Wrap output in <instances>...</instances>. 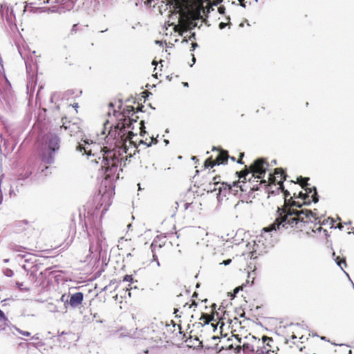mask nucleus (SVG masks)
<instances>
[{
	"mask_svg": "<svg viewBox=\"0 0 354 354\" xmlns=\"http://www.w3.org/2000/svg\"><path fill=\"white\" fill-rule=\"evenodd\" d=\"M309 180V177H297V183L304 190V192L300 191L298 194V198L303 202L293 201L292 202V208L288 210L287 215L278 216L273 223L263 227L258 240L259 243L262 242V245H265L262 240L264 239L266 241H268V244L273 246L274 243L278 241L279 234L284 230L294 227L300 228L309 224L310 225L307 228L311 230V233L320 234L322 232H323L324 228L319 224L317 209H315L313 212L311 209H301L303 205L308 206L312 203H317L319 199L317 187L310 186L308 183ZM307 234L310 235V232H307Z\"/></svg>",
	"mask_w": 354,
	"mask_h": 354,
	"instance_id": "f257e3e1",
	"label": "nucleus"
},
{
	"mask_svg": "<svg viewBox=\"0 0 354 354\" xmlns=\"http://www.w3.org/2000/svg\"><path fill=\"white\" fill-rule=\"evenodd\" d=\"M122 111L127 119L121 124V127H118L117 129L113 131V125L107 120L103 123L101 134L113 137L116 141L121 140L127 142V140L130 142L129 140L136 135L132 130L134 128L133 124L138 121V117L134 118L136 108L133 106H126Z\"/></svg>",
	"mask_w": 354,
	"mask_h": 354,
	"instance_id": "f03ea898",
	"label": "nucleus"
},
{
	"mask_svg": "<svg viewBox=\"0 0 354 354\" xmlns=\"http://www.w3.org/2000/svg\"><path fill=\"white\" fill-rule=\"evenodd\" d=\"M60 138L57 134L50 132L46 133L41 140L39 158L41 163L38 167V172L48 175L49 166L55 160V155L59 149Z\"/></svg>",
	"mask_w": 354,
	"mask_h": 354,
	"instance_id": "7ed1b4c3",
	"label": "nucleus"
},
{
	"mask_svg": "<svg viewBox=\"0 0 354 354\" xmlns=\"http://www.w3.org/2000/svg\"><path fill=\"white\" fill-rule=\"evenodd\" d=\"M238 187V183H234L233 185H230L226 182H222L221 186L216 187V186H214V183L209 182L207 185L206 187L204 188V190L207 191V192H213L216 190L218 191L216 194V198L218 201V205L216 206V209H218L222 205L223 198L225 197H227L225 200V202L230 203L234 197L239 195V190L237 189Z\"/></svg>",
	"mask_w": 354,
	"mask_h": 354,
	"instance_id": "20e7f679",
	"label": "nucleus"
},
{
	"mask_svg": "<svg viewBox=\"0 0 354 354\" xmlns=\"http://www.w3.org/2000/svg\"><path fill=\"white\" fill-rule=\"evenodd\" d=\"M269 165L266 160L263 158H257L250 166V173L252 174V177L254 178H257L261 180L264 183H266V180L264 179V177L268 171ZM249 174V172L244 173V174L240 176V178H243L245 182L241 185H239L240 190L241 192H245L247 191L248 185L246 183L247 176Z\"/></svg>",
	"mask_w": 354,
	"mask_h": 354,
	"instance_id": "39448f33",
	"label": "nucleus"
},
{
	"mask_svg": "<svg viewBox=\"0 0 354 354\" xmlns=\"http://www.w3.org/2000/svg\"><path fill=\"white\" fill-rule=\"evenodd\" d=\"M62 127L66 130H68L71 136H75L78 133H80L81 142H78L76 146V150L80 152H83L82 155H86L88 158L91 156H94L91 153V151L88 149V147L93 144V142L82 135V131L80 127L76 123H71L70 121L67 122L66 117L62 118Z\"/></svg>",
	"mask_w": 354,
	"mask_h": 354,
	"instance_id": "423d86ee",
	"label": "nucleus"
},
{
	"mask_svg": "<svg viewBox=\"0 0 354 354\" xmlns=\"http://www.w3.org/2000/svg\"><path fill=\"white\" fill-rule=\"evenodd\" d=\"M103 165L102 169L104 172V176L106 180L114 181L119 178V174L116 176L118 168L121 166L122 160L115 155H107L103 158Z\"/></svg>",
	"mask_w": 354,
	"mask_h": 354,
	"instance_id": "0eeeda50",
	"label": "nucleus"
},
{
	"mask_svg": "<svg viewBox=\"0 0 354 354\" xmlns=\"http://www.w3.org/2000/svg\"><path fill=\"white\" fill-rule=\"evenodd\" d=\"M202 17V9L198 8L190 14L189 19H185L180 24V28L182 29L181 36L187 34L189 31L193 30L195 28H201L202 24L198 26V22Z\"/></svg>",
	"mask_w": 354,
	"mask_h": 354,
	"instance_id": "6e6552de",
	"label": "nucleus"
},
{
	"mask_svg": "<svg viewBox=\"0 0 354 354\" xmlns=\"http://www.w3.org/2000/svg\"><path fill=\"white\" fill-rule=\"evenodd\" d=\"M114 189L115 188L113 187L111 189H108L106 188V185H105L103 194H102L101 189L99 190V194L95 196L94 198L95 201H98L95 212L93 213L94 214H97L104 203H105V205L102 209V216L108 210L109 207L111 205V198L112 196L113 192H114Z\"/></svg>",
	"mask_w": 354,
	"mask_h": 354,
	"instance_id": "1a4fd4ad",
	"label": "nucleus"
},
{
	"mask_svg": "<svg viewBox=\"0 0 354 354\" xmlns=\"http://www.w3.org/2000/svg\"><path fill=\"white\" fill-rule=\"evenodd\" d=\"M165 326L164 322L162 321H158L154 318V321L152 322L149 326L142 329V333L148 335V337L150 339L159 338L160 339L161 335H164L165 333L162 331Z\"/></svg>",
	"mask_w": 354,
	"mask_h": 354,
	"instance_id": "9d476101",
	"label": "nucleus"
},
{
	"mask_svg": "<svg viewBox=\"0 0 354 354\" xmlns=\"http://www.w3.org/2000/svg\"><path fill=\"white\" fill-rule=\"evenodd\" d=\"M0 17L3 20L6 19L10 25L14 24L16 19L12 7L6 2L0 3Z\"/></svg>",
	"mask_w": 354,
	"mask_h": 354,
	"instance_id": "9b49d317",
	"label": "nucleus"
},
{
	"mask_svg": "<svg viewBox=\"0 0 354 354\" xmlns=\"http://www.w3.org/2000/svg\"><path fill=\"white\" fill-rule=\"evenodd\" d=\"M84 300V294L82 292H76L75 293H69V300L68 301V306L73 308H77L82 304Z\"/></svg>",
	"mask_w": 354,
	"mask_h": 354,
	"instance_id": "f8f14e48",
	"label": "nucleus"
},
{
	"mask_svg": "<svg viewBox=\"0 0 354 354\" xmlns=\"http://www.w3.org/2000/svg\"><path fill=\"white\" fill-rule=\"evenodd\" d=\"M228 159V152L225 150H222L218 153L216 158L215 165H216V166H218L220 165H226L227 164Z\"/></svg>",
	"mask_w": 354,
	"mask_h": 354,
	"instance_id": "ddd939ff",
	"label": "nucleus"
},
{
	"mask_svg": "<svg viewBox=\"0 0 354 354\" xmlns=\"http://www.w3.org/2000/svg\"><path fill=\"white\" fill-rule=\"evenodd\" d=\"M157 247H158L159 248H161L162 247V245L159 244L158 245L157 242L155 240H153L150 245V249H151V251L152 253V259H151V263L156 262L157 266L160 267V263L158 260V255L156 254V249Z\"/></svg>",
	"mask_w": 354,
	"mask_h": 354,
	"instance_id": "4468645a",
	"label": "nucleus"
},
{
	"mask_svg": "<svg viewBox=\"0 0 354 354\" xmlns=\"http://www.w3.org/2000/svg\"><path fill=\"white\" fill-rule=\"evenodd\" d=\"M288 175L286 170L282 168H277L274 169V181L276 183L283 182L286 180Z\"/></svg>",
	"mask_w": 354,
	"mask_h": 354,
	"instance_id": "2eb2a0df",
	"label": "nucleus"
},
{
	"mask_svg": "<svg viewBox=\"0 0 354 354\" xmlns=\"http://www.w3.org/2000/svg\"><path fill=\"white\" fill-rule=\"evenodd\" d=\"M267 346L261 345L258 346L256 351H254L255 354H270V352L274 353V351H271L270 349L266 348Z\"/></svg>",
	"mask_w": 354,
	"mask_h": 354,
	"instance_id": "dca6fc26",
	"label": "nucleus"
},
{
	"mask_svg": "<svg viewBox=\"0 0 354 354\" xmlns=\"http://www.w3.org/2000/svg\"><path fill=\"white\" fill-rule=\"evenodd\" d=\"M249 283V281L247 280L245 283H243L241 286L236 287L232 292L229 293V296L231 297L232 299L234 298L236 295L241 291L243 290V288L246 286V284Z\"/></svg>",
	"mask_w": 354,
	"mask_h": 354,
	"instance_id": "f3484780",
	"label": "nucleus"
},
{
	"mask_svg": "<svg viewBox=\"0 0 354 354\" xmlns=\"http://www.w3.org/2000/svg\"><path fill=\"white\" fill-rule=\"evenodd\" d=\"M10 249L13 252H24L27 248L16 243H12L10 245Z\"/></svg>",
	"mask_w": 354,
	"mask_h": 354,
	"instance_id": "a211bd4d",
	"label": "nucleus"
},
{
	"mask_svg": "<svg viewBox=\"0 0 354 354\" xmlns=\"http://www.w3.org/2000/svg\"><path fill=\"white\" fill-rule=\"evenodd\" d=\"M32 171L31 170L27 169L24 173H21L18 176V181H24L26 179L28 178L32 175Z\"/></svg>",
	"mask_w": 354,
	"mask_h": 354,
	"instance_id": "6ab92c4d",
	"label": "nucleus"
},
{
	"mask_svg": "<svg viewBox=\"0 0 354 354\" xmlns=\"http://www.w3.org/2000/svg\"><path fill=\"white\" fill-rule=\"evenodd\" d=\"M261 187V184H256V185H253L252 187H250V190H249L248 193L247 194L248 197V198L252 197V198H254L255 196H252V194L255 191L260 190Z\"/></svg>",
	"mask_w": 354,
	"mask_h": 354,
	"instance_id": "aec40b11",
	"label": "nucleus"
},
{
	"mask_svg": "<svg viewBox=\"0 0 354 354\" xmlns=\"http://www.w3.org/2000/svg\"><path fill=\"white\" fill-rule=\"evenodd\" d=\"M212 161H213V159H212V156H209V158H207L203 163L204 168L205 169H209V168L212 169L214 167L216 166V165H215V162H212Z\"/></svg>",
	"mask_w": 354,
	"mask_h": 354,
	"instance_id": "412c9836",
	"label": "nucleus"
},
{
	"mask_svg": "<svg viewBox=\"0 0 354 354\" xmlns=\"http://www.w3.org/2000/svg\"><path fill=\"white\" fill-rule=\"evenodd\" d=\"M335 261L336 264L340 267V268L344 271L343 268L342 267V265L343 264L345 267L347 266L346 262V258L345 257H336L335 258Z\"/></svg>",
	"mask_w": 354,
	"mask_h": 354,
	"instance_id": "4be33fe9",
	"label": "nucleus"
},
{
	"mask_svg": "<svg viewBox=\"0 0 354 354\" xmlns=\"http://www.w3.org/2000/svg\"><path fill=\"white\" fill-rule=\"evenodd\" d=\"M245 205V201L243 198L242 199L239 200L234 205V209L236 210L241 209L242 207Z\"/></svg>",
	"mask_w": 354,
	"mask_h": 354,
	"instance_id": "5701e85b",
	"label": "nucleus"
},
{
	"mask_svg": "<svg viewBox=\"0 0 354 354\" xmlns=\"http://www.w3.org/2000/svg\"><path fill=\"white\" fill-rule=\"evenodd\" d=\"M243 348L245 351L248 352H254V347L253 345L250 344V343H243Z\"/></svg>",
	"mask_w": 354,
	"mask_h": 354,
	"instance_id": "b1692460",
	"label": "nucleus"
},
{
	"mask_svg": "<svg viewBox=\"0 0 354 354\" xmlns=\"http://www.w3.org/2000/svg\"><path fill=\"white\" fill-rule=\"evenodd\" d=\"M270 342H273V339L272 337H268L266 335H263L262 337V342H261V345H265V343H266V346L271 348V346L270 345Z\"/></svg>",
	"mask_w": 354,
	"mask_h": 354,
	"instance_id": "393cba45",
	"label": "nucleus"
},
{
	"mask_svg": "<svg viewBox=\"0 0 354 354\" xmlns=\"http://www.w3.org/2000/svg\"><path fill=\"white\" fill-rule=\"evenodd\" d=\"M69 300V293L68 295L66 294H63L62 296H61V298H60V301L64 302V306L65 308H68V301Z\"/></svg>",
	"mask_w": 354,
	"mask_h": 354,
	"instance_id": "a878e982",
	"label": "nucleus"
},
{
	"mask_svg": "<svg viewBox=\"0 0 354 354\" xmlns=\"http://www.w3.org/2000/svg\"><path fill=\"white\" fill-rule=\"evenodd\" d=\"M15 285L16 287L21 292H27L30 290L29 288H24L23 282L17 281Z\"/></svg>",
	"mask_w": 354,
	"mask_h": 354,
	"instance_id": "bb28decb",
	"label": "nucleus"
},
{
	"mask_svg": "<svg viewBox=\"0 0 354 354\" xmlns=\"http://www.w3.org/2000/svg\"><path fill=\"white\" fill-rule=\"evenodd\" d=\"M93 233L97 237V239H100V236H102V231L100 228V227L94 226L92 227Z\"/></svg>",
	"mask_w": 354,
	"mask_h": 354,
	"instance_id": "cd10ccee",
	"label": "nucleus"
},
{
	"mask_svg": "<svg viewBox=\"0 0 354 354\" xmlns=\"http://www.w3.org/2000/svg\"><path fill=\"white\" fill-rule=\"evenodd\" d=\"M123 281L129 282L130 283H133L135 281L132 274H125L123 277Z\"/></svg>",
	"mask_w": 354,
	"mask_h": 354,
	"instance_id": "c85d7f7f",
	"label": "nucleus"
},
{
	"mask_svg": "<svg viewBox=\"0 0 354 354\" xmlns=\"http://www.w3.org/2000/svg\"><path fill=\"white\" fill-rule=\"evenodd\" d=\"M259 248V245L255 242L254 245L253 250L250 252L251 254V259H255L257 258V256H254V254H257V249Z\"/></svg>",
	"mask_w": 354,
	"mask_h": 354,
	"instance_id": "c756f323",
	"label": "nucleus"
},
{
	"mask_svg": "<svg viewBox=\"0 0 354 354\" xmlns=\"http://www.w3.org/2000/svg\"><path fill=\"white\" fill-rule=\"evenodd\" d=\"M3 273L8 277H12L14 275V271L10 268H6Z\"/></svg>",
	"mask_w": 354,
	"mask_h": 354,
	"instance_id": "7c9ffc66",
	"label": "nucleus"
},
{
	"mask_svg": "<svg viewBox=\"0 0 354 354\" xmlns=\"http://www.w3.org/2000/svg\"><path fill=\"white\" fill-rule=\"evenodd\" d=\"M218 315V313H216L215 314L212 315H209L208 320L207 322H205L203 325H208L212 322H214L215 321V315Z\"/></svg>",
	"mask_w": 354,
	"mask_h": 354,
	"instance_id": "2f4dec72",
	"label": "nucleus"
},
{
	"mask_svg": "<svg viewBox=\"0 0 354 354\" xmlns=\"http://www.w3.org/2000/svg\"><path fill=\"white\" fill-rule=\"evenodd\" d=\"M109 108L113 109V115H114V116H115V117H116V116H118V115H120V113H119L116 109H114V107H115V104H114L113 102H109Z\"/></svg>",
	"mask_w": 354,
	"mask_h": 354,
	"instance_id": "473e14b6",
	"label": "nucleus"
},
{
	"mask_svg": "<svg viewBox=\"0 0 354 354\" xmlns=\"http://www.w3.org/2000/svg\"><path fill=\"white\" fill-rule=\"evenodd\" d=\"M138 287L136 286H131V284L129 285V288H126V291L128 292V295L129 297L131 296V290H138Z\"/></svg>",
	"mask_w": 354,
	"mask_h": 354,
	"instance_id": "72a5a7b5",
	"label": "nucleus"
},
{
	"mask_svg": "<svg viewBox=\"0 0 354 354\" xmlns=\"http://www.w3.org/2000/svg\"><path fill=\"white\" fill-rule=\"evenodd\" d=\"M220 178V176H215L214 178H213V182L214 183V186H218V185H220V186H221V183L222 182H220L219 180H218V179Z\"/></svg>",
	"mask_w": 354,
	"mask_h": 354,
	"instance_id": "f704fd0d",
	"label": "nucleus"
},
{
	"mask_svg": "<svg viewBox=\"0 0 354 354\" xmlns=\"http://www.w3.org/2000/svg\"><path fill=\"white\" fill-rule=\"evenodd\" d=\"M15 329L17 330V331L18 333H19L20 334L24 335V336H26V337H28L30 335V333L28 332V331H24V330H22L17 327H15Z\"/></svg>",
	"mask_w": 354,
	"mask_h": 354,
	"instance_id": "c9c22d12",
	"label": "nucleus"
},
{
	"mask_svg": "<svg viewBox=\"0 0 354 354\" xmlns=\"http://www.w3.org/2000/svg\"><path fill=\"white\" fill-rule=\"evenodd\" d=\"M209 314L206 313H202L200 319L203 320L204 323L208 320Z\"/></svg>",
	"mask_w": 354,
	"mask_h": 354,
	"instance_id": "e433bc0d",
	"label": "nucleus"
},
{
	"mask_svg": "<svg viewBox=\"0 0 354 354\" xmlns=\"http://www.w3.org/2000/svg\"><path fill=\"white\" fill-rule=\"evenodd\" d=\"M188 33H190V35L188 37V40H192V39L196 40V34L195 32H194L193 30H191V31H189Z\"/></svg>",
	"mask_w": 354,
	"mask_h": 354,
	"instance_id": "4c0bfd02",
	"label": "nucleus"
},
{
	"mask_svg": "<svg viewBox=\"0 0 354 354\" xmlns=\"http://www.w3.org/2000/svg\"><path fill=\"white\" fill-rule=\"evenodd\" d=\"M198 47V44L196 42H192L191 44V48H190L189 51L194 52L196 50V48H197Z\"/></svg>",
	"mask_w": 354,
	"mask_h": 354,
	"instance_id": "58836bf2",
	"label": "nucleus"
},
{
	"mask_svg": "<svg viewBox=\"0 0 354 354\" xmlns=\"http://www.w3.org/2000/svg\"><path fill=\"white\" fill-rule=\"evenodd\" d=\"M145 106L142 104L138 105L137 108H136V113L138 112H145L144 111Z\"/></svg>",
	"mask_w": 354,
	"mask_h": 354,
	"instance_id": "ea45409f",
	"label": "nucleus"
},
{
	"mask_svg": "<svg viewBox=\"0 0 354 354\" xmlns=\"http://www.w3.org/2000/svg\"><path fill=\"white\" fill-rule=\"evenodd\" d=\"M218 11L221 15H224L225 12V7L224 6H221L218 8Z\"/></svg>",
	"mask_w": 354,
	"mask_h": 354,
	"instance_id": "a19ab883",
	"label": "nucleus"
},
{
	"mask_svg": "<svg viewBox=\"0 0 354 354\" xmlns=\"http://www.w3.org/2000/svg\"><path fill=\"white\" fill-rule=\"evenodd\" d=\"M232 259H227L223 261V262L221 263L224 266H228L231 263Z\"/></svg>",
	"mask_w": 354,
	"mask_h": 354,
	"instance_id": "79ce46f5",
	"label": "nucleus"
},
{
	"mask_svg": "<svg viewBox=\"0 0 354 354\" xmlns=\"http://www.w3.org/2000/svg\"><path fill=\"white\" fill-rule=\"evenodd\" d=\"M191 56H192V64H189V66L192 67L194 66V64L196 63V59L193 53L191 54Z\"/></svg>",
	"mask_w": 354,
	"mask_h": 354,
	"instance_id": "37998d69",
	"label": "nucleus"
},
{
	"mask_svg": "<svg viewBox=\"0 0 354 354\" xmlns=\"http://www.w3.org/2000/svg\"><path fill=\"white\" fill-rule=\"evenodd\" d=\"M238 1L239 2V4L241 7L245 8H246V3L247 2L245 1V0H238Z\"/></svg>",
	"mask_w": 354,
	"mask_h": 354,
	"instance_id": "c03bdc74",
	"label": "nucleus"
},
{
	"mask_svg": "<svg viewBox=\"0 0 354 354\" xmlns=\"http://www.w3.org/2000/svg\"><path fill=\"white\" fill-rule=\"evenodd\" d=\"M226 26H227V24L225 23V22H220L219 24H218V28L221 30L224 29Z\"/></svg>",
	"mask_w": 354,
	"mask_h": 354,
	"instance_id": "a18cd8bd",
	"label": "nucleus"
},
{
	"mask_svg": "<svg viewBox=\"0 0 354 354\" xmlns=\"http://www.w3.org/2000/svg\"><path fill=\"white\" fill-rule=\"evenodd\" d=\"M77 30V24H73L71 28V33L76 32Z\"/></svg>",
	"mask_w": 354,
	"mask_h": 354,
	"instance_id": "49530a36",
	"label": "nucleus"
},
{
	"mask_svg": "<svg viewBox=\"0 0 354 354\" xmlns=\"http://www.w3.org/2000/svg\"><path fill=\"white\" fill-rule=\"evenodd\" d=\"M56 96H57V93H53L51 95V96H50V102L51 103H53V102H54V99H55V97Z\"/></svg>",
	"mask_w": 354,
	"mask_h": 354,
	"instance_id": "de8ad7c7",
	"label": "nucleus"
},
{
	"mask_svg": "<svg viewBox=\"0 0 354 354\" xmlns=\"http://www.w3.org/2000/svg\"><path fill=\"white\" fill-rule=\"evenodd\" d=\"M211 326L213 328V332L215 333L217 330L218 324H212Z\"/></svg>",
	"mask_w": 354,
	"mask_h": 354,
	"instance_id": "09e8293b",
	"label": "nucleus"
},
{
	"mask_svg": "<svg viewBox=\"0 0 354 354\" xmlns=\"http://www.w3.org/2000/svg\"><path fill=\"white\" fill-rule=\"evenodd\" d=\"M197 306V303L194 302L193 304H189V303H186L185 305H184V307H186V306H188L189 308H191L192 306Z\"/></svg>",
	"mask_w": 354,
	"mask_h": 354,
	"instance_id": "8fccbe9b",
	"label": "nucleus"
},
{
	"mask_svg": "<svg viewBox=\"0 0 354 354\" xmlns=\"http://www.w3.org/2000/svg\"><path fill=\"white\" fill-rule=\"evenodd\" d=\"M188 37H189V36L187 35L186 36H185L182 42L188 43L189 41V40H188Z\"/></svg>",
	"mask_w": 354,
	"mask_h": 354,
	"instance_id": "3c124183",
	"label": "nucleus"
},
{
	"mask_svg": "<svg viewBox=\"0 0 354 354\" xmlns=\"http://www.w3.org/2000/svg\"><path fill=\"white\" fill-rule=\"evenodd\" d=\"M323 233H324V236H325L326 238H327V237H328V236H330V235H329V234H328V231H327L326 230H325V229H324V230H323Z\"/></svg>",
	"mask_w": 354,
	"mask_h": 354,
	"instance_id": "603ef678",
	"label": "nucleus"
},
{
	"mask_svg": "<svg viewBox=\"0 0 354 354\" xmlns=\"http://www.w3.org/2000/svg\"><path fill=\"white\" fill-rule=\"evenodd\" d=\"M178 311H179V309L178 308H174V314H176V317H180V315H178L177 313H178Z\"/></svg>",
	"mask_w": 354,
	"mask_h": 354,
	"instance_id": "864d4df0",
	"label": "nucleus"
},
{
	"mask_svg": "<svg viewBox=\"0 0 354 354\" xmlns=\"http://www.w3.org/2000/svg\"><path fill=\"white\" fill-rule=\"evenodd\" d=\"M320 339L323 341H326V342H330V340L327 339V337L326 336H321L320 337Z\"/></svg>",
	"mask_w": 354,
	"mask_h": 354,
	"instance_id": "5fc2aeb1",
	"label": "nucleus"
},
{
	"mask_svg": "<svg viewBox=\"0 0 354 354\" xmlns=\"http://www.w3.org/2000/svg\"><path fill=\"white\" fill-rule=\"evenodd\" d=\"M155 43H156V44H158V45H160V46H162V44H163V41H161V40H156V41H155Z\"/></svg>",
	"mask_w": 354,
	"mask_h": 354,
	"instance_id": "6e6d98bb",
	"label": "nucleus"
},
{
	"mask_svg": "<svg viewBox=\"0 0 354 354\" xmlns=\"http://www.w3.org/2000/svg\"><path fill=\"white\" fill-rule=\"evenodd\" d=\"M189 206H190V203H185L184 204L185 209H187L189 207Z\"/></svg>",
	"mask_w": 354,
	"mask_h": 354,
	"instance_id": "4d7b16f0",
	"label": "nucleus"
},
{
	"mask_svg": "<svg viewBox=\"0 0 354 354\" xmlns=\"http://www.w3.org/2000/svg\"><path fill=\"white\" fill-rule=\"evenodd\" d=\"M236 162L240 165H243L244 162L241 160V158H239L238 160H236Z\"/></svg>",
	"mask_w": 354,
	"mask_h": 354,
	"instance_id": "13d9d810",
	"label": "nucleus"
},
{
	"mask_svg": "<svg viewBox=\"0 0 354 354\" xmlns=\"http://www.w3.org/2000/svg\"><path fill=\"white\" fill-rule=\"evenodd\" d=\"M235 338L238 342H239V343L241 342V337H240L238 335L235 337Z\"/></svg>",
	"mask_w": 354,
	"mask_h": 354,
	"instance_id": "bf43d9fd",
	"label": "nucleus"
},
{
	"mask_svg": "<svg viewBox=\"0 0 354 354\" xmlns=\"http://www.w3.org/2000/svg\"><path fill=\"white\" fill-rule=\"evenodd\" d=\"M192 160L193 161H195L196 162L198 161V159L197 158V157L194 156H192Z\"/></svg>",
	"mask_w": 354,
	"mask_h": 354,
	"instance_id": "052dcab7",
	"label": "nucleus"
},
{
	"mask_svg": "<svg viewBox=\"0 0 354 354\" xmlns=\"http://www.w3.org/2000/svg\"><path fill=\"white\" fill-rule=\"evenodd\" d=\"M211 308H212V310H216V304H212L211 305Z\"/></svg>",
	"mask_w": 354,
	"mask_h": 354,
	"instance_id": "680f3d73",
	"label": "nucleus"
},
{
	"mask_svg": "<svg viewBox=\"0 0 354 354\" xmlns=\"http://www.w3.org/2000/svg\"><path fill=\"white\" fill-rule=\"evenodd\" d=\"M337 227L339 230H342V229L344 228V225H339L337 226ZM334 228H336V227H334Z\"/></svg>",
	"mask_w": 354,
	"mask_h": 354,
	"instance_id": "e2e57ef3",
	"label": "nucleus"
},
{
	"mask_svg": "<svg viewBox=\"0 0 354 354\" xmlns=\"http://www.w3.org/2000/svg\"><path fill=\"white\" fill-rule=\"evenodd\" d=\"M72 106L75 109H77L79 107L78 103H74Z\"/></svg>",
	"mask_w": 354,
	"mask_h": 354,
	"instance_id": "0e129e2a",
	"label": "nucleus"
},
{
	"mask_svg": "<svg viewBox=\"0 0 354 354\" xmlns=\"http://www.w3.org/2000/svg\"><path fill=\"white\" fill-rule=\"evenodd\" d=\"M218 339H219L218 336L214 335V336L212 337V339H213L214 341H216V340H217Z\"/></svg>",
	"mask_w": 354,
	"mask_h": 354,
	"instance_id": "69168bd1",
	"label": "nucleus"
},
{
	"mask_svg": "<svg viewBox=\"0 0 354 354\" xmlns=\"http://www.w3.org/2000/svg\"><path fill=\"white\" fill-rule=\"evenodd\" d=\"M152 144H153V142H148V143H147V142H146V146H147V147H151V146L152 145Z\"/></svg>",
	"mask_w": 354,
	"mask_h": 354,
	"instance_id": "338daca9",
	"label": "nucleus"
},
{
	"mask_svg": "<svg viewBox=\"0 0 354 354\" xmlns=\"http://www.w3.org/2000/svg\"><path fill=\"white\" fill-rule=\"evenodd\" d=\"M229 158H230V160H232V161H234H234H236V158H235V157H234V156H229Z\"/></svg>",
	"mask_w": 354,
	"mask_h": 354,
	"instance_id": "774afa93",
	"label": "nucleus"
}]
</instances>
